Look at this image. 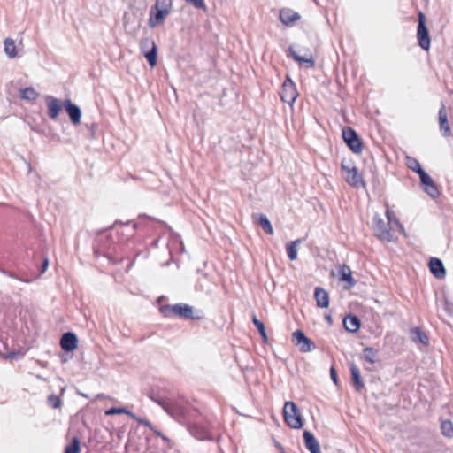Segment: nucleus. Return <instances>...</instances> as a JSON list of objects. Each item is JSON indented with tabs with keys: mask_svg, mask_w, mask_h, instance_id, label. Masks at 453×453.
Returning <instances> with one entry per match:
<instances>
[{
	"mask_svg": "<svg viewBox=\"0 0 453 453\" xmlns=\"http://www.w3.org/2000/svg\"><path fill=\"white\" fill-rule=\"evenodd\" d=\"M418 175L421 184L425 186V192L432 198H436L440 195V192L430 175L425 170L419 173Z\"/></svg>",
	"mask_w": 453,
	"mask_h": 453,
	"instance_id": "obj_10",
	"label": "nucleus"
},
{
	"mask_svg": "<svg viewBox=\"0 0 453 453\" xmlns=\"http://www.w3.org/2000/svg\"><path fill=\"white\" fill-rule=\"evenodd\" d=\"M300 52L303 51V55L298 54L292 46L288 50V57H291L300 65H305L306 67L311 68L315 65V61L312 53L308 49H300Z\"/></svg>",
	"mask_w": 453,
	"mask_h": 453,
	"instance_id": "obj_9",
	"label": "nucleus"
},
{
	"mask_svg": "<svg viewBox=\"0 0 453 453\" xmlns=\"http://www.w3.org/2000/svg\"><path fill=\"white\" fill-rule=\"evenodd\" d=\"M279 96L280 98L281 101H283V92H279Z\"/></svg>",
	"mask_w": 453,
	"mask_h": 453,
	"instance_id": "obj_55",
	"label": "nucleus"
},
{
	"mask_svg": "<svg viewBox=\"0 0 453 453\" xmlns=\"http://www.w3.org/2000/svg\"><path fill=\"white\" fill-rule=\"evenodd\" d=\"M86 127L88 130V137L90 139H94L96 137V133L97 130V124H96V123L86 124Z\"/></svg>",
	"mask_w": 453,
	"mask_h": 453,
	"instance_id": "obj_41",
	"label": "nucleus"
},
{
	"mask_svg": "<svg viewBox=\"0 0 453 453\" xmlns=\"http://www.w3.org/2000/svg\"><path fill=\"white\" fill-rule=\"evenodd\" d=\"M342 170L347 173L346 181L349 185L356 188L365 187V182L363 180L362 174L359 173L358 169L356 166L349 167L342 163Z\"/></svg>",
	"mask_w": 453,
	"mask_h": 453,
	"instance_id": "obj_7",
	"label": "nucleus"
},
{
	"mask_svg": "<svg viewBox=\"0 0 453 453\" xmlns=\"http://www.w3.org/2000/svg\"><path fill=\"white\" fill-rule=\"evenodd\" d=\"M429 269L432 274L439 280L444 279L446 276V269L442 261L437 257H432L429 261Z\"/></svg>",
	"mask_w": 453,
	"mask_h": 453,
	"instance_id": "obj_17",
	"label": "nucleus"
},
{
	"mask_svg": "<svg viewBox=\"0 0 453 453\" xmlns=\"http://www.w3.org/2000/svg\"><path fill=\"white\" fill-rule=\"evenodd\" d=\"M407 165L408 167L412 170L413 172L417 173L418 174L424 171V169L421 167L419 162L413 157H407Z\"/></svg>",
	"mask_w": 453,
	"mask_h": 453,
	"instance_id": "obj_38",
	"label": "nucleus"
},
{
	"mask_svg": "<svg viewBox=\"0 0 453 453\" xmlns=\"http://www.w3.org/2000/svg\"><path fill=\"white\" fill-rule=\"evenodd\" d=\"M330 377L335 385L339 384V379L337 376V372L334 367H331V369H330Z\"/></svg>",
	"mask_w": 453,
	"mask_h": 453,
	"instance_id": "obj_44",
	"label": "nucleus"
},
{
	"mask_svg": "<svg viewBox=\"0 0 453 453\" xmlns=\"http://www.w3.org/2000/svg\"><path fill=\"white\" fill-rule=\"evenodd\" d=\"M273 441H274V445H275V447H276V448H277V449H278L281 453H283V447H282V445L280 444V442H279V441H275L274 439H273Z\"/></svg>",
	"mask_w": 453,
	"mask_h": 453,
	"instance_id": "obj_47",
	"label": "nucleus"
},
{
	"mask_svg": "<svg viewBox=\"0 0 453 453\" xmlns=\"http://www.w3.org/2000/svg\"><path fill=\"white\" fill-rule=\"evenodd\" d=\"M301 242L302 239H296L286 245L287 255L291 261H294L297 258V251Z\"/></svg>",
	"mask_w": 453,
	"mask_h": 453,
	"instance_id": "obj_26",
	"label": "nucleus"
},
{
	"mask_svg": "<svg viewBox=\"0 0 453 453\" xmlns=\"http://www.w3.org/2000/svg\"><path fill=\"white\" fill-rule=\"evenodd\" d=\"M410 336L414 342H420L426 346L429 344L427 334L419 326L411 328Z\"/></svg>",
	"mask_w": 453,
	"mask_h": 453,
	"instance_id": "obj_22",
	"label": "nucleus"
},
{
	"mask_svg": "<svg viewBox=\"0 0 453 453\" xmlns=\"http://www.w3.org/2000/svg\"><path fill=\"white\" fill-rule=\"evenodd\" d=\"M386 217L388 219V223L389 224L390 222H393L394 224H395L398 228L400 229V231L402 233H404V227L401 224V222L399 221V219L396 218V216L395 215L394 211H390V210H387L386 211Z\"/></svg>",
	"mask_w": 453,
	"mask_h": 453,
	"instance_id": "obj_37",
	"label": "nucleus"
},
{
	"mask_svg": "<svg viewBox=\"0 0 453 453\" xmlns=\"http://www.w3.org/2000/svg\"><path fill=\"white\" fill-rule=\"evenodd\" d=\"M150 43V40L149 39H146L145 41H142V46H144V45H147Z\"/></svg>",
	"mask_w": 453,
	"mask_h": 453,
	"instance_id": "obj_53",
	"label": "nucleus"
},
{
	"mask_svg": "<svg viewBox=\"0 0 453 453\" xmlns=\"http://www.w3.org/2000/svg\"><path fill=\"white\" fill-rule=\"evenodd\" d=\"M342 138L349 150L355 154H360L363 150L362 142L357 133L350 127L342 128Z\"/></svg>",
	"mask_w": 453,
	"mask_h": 453,
	"instance_id": "obj_5",
	"label": "nucleus"
},
{
	"mask_svg": "<svg viewBox=\"0 0 453 453\" xmlns=\"http://www.w3.org/2000/svg\"><path fill=\"white\" fill-rule=\"evenodd\" d=\"M160 311L165 317H170L173 315L193 320H201L203 319V314L201 311L195 312L194 308L191 305L186 303L163 305L160 308Z\"/></svg>",
	"mask_w": 453,
	"mask_h": 453,
	"instance_id": "obj_1",
	"label": "nucleus"
},
{
	"mask_svg": "<svg viewBox=\"0 0 453 453\" xmlns=\"http://www.w3.org/2000/svg\"><path fill=\"white\" fill-rule=\"evenodd\" d=\"M22 356H23V354L21 352H14V351L9 352L7 354V357L12 358V359H19Z\"/></svg>",
	"mask_w": 453,
	"mask_h": 453,
	"instance_id": "obj_45",
	"label": "nucleus"
},
{
	"mask_svg": "<svg viewBox=\"0 0 453 453\" xmlns=\"http://www.w3.org/2000/svg\"><path fill=\"white\" fill-rule=\"evenodd\" d=\"M160 438H162V440H163V441H166V442H169V441H170L169 438H168V437H166V436H165V435H164V434H162Z\"/></svg>",
	"mask_w": 453,
	"mask_h": 453,
	"instance_id": "obj_52",
	"label": "nucleus"
},
{
	"mask_svg": "<svg viewBox=\"0 0 453 453\" xmlns=\"http://www.w3.org/2000/svg\"><path fill=\"white\" fill-rule=\"evenodd\" d=\"M4 52L10 58H13L17 57L16 45L12 39L6 38L4 40Z\"/></svg>",
	"mask_w": 453,
	"mask_h": 453,
	"instance_id": "obj_29",
	"label": "nucleus"
},
{
	"mask_svg": "<svg viewBox=\"0 0 453 453\" xmlns=\"http://www.w3.org/2000/svg\"><path fill=\"white\" fill-rule=\"evenodd\" d=\"M303 437L305 447L311 453H321L319 443L312 433L310 431H304Z\"/></svg>",
	"mask_w": 453,
	"mask_h": 453,
	"instance_id": "obj_19",
	"label": "nucleus"
},
{
	"mask_svg": "<svg viewBox=\"0 0 453 453\" xmlns=\"http://www.w3.org/2000/svg\"><path fill=\"white\" fill-rule=\"evenodd\" d=\"M441 430L444 436L451 438L453 436V423L450 420H443L441 424Z\"/></svg>",
	"mask_w": 453,
	"mask_h": 453,
	"instance_id": "obj_34",
	"label": "nucleus"
},
{
	"mask_svg": "<svg viewBox=\"0 0 453 453\" xmlns=\"http://www.w3.org/2000/svg\"><path fill=\"white\" fill-rule=\"evenodd\" d=\"M417 39L418 43L422 50L427 51L430 49L431 39L429 35V31L426 25L425 15L422 12H419L418 14Z\"/></svg>",
	"mask_w": 453,
	"mask_h": 453,
	"instance_id": "obj_6",
	"label": "nucleus"
},
{
	"mask_svg": "<svg viewBox=\"0 0 453 453\" xmlns=\"http://www.w3.org/2000/svg\"><path fill=\"white\" fill-rule=\"evenodd\" d=\"M326 319L329 322V324H332V318L330 315H326Z\"/></svg>",
	"mask_w": 453,
	"mask_h": 453,
	"instance_id": "obj_54",
	"label": "nucleus"
},
{
	"mask_svg": "<svg viewBox=\"0 0 453 453\" xmlns=\"http://www.w3.org/2000/svg\"><path fill=\"white\" fill-rule=\"evenodd\" d=\"M285 424L295 429L303 426V419L297 405L290 401L285 402Z\"/></svg>",
	"mask_w": 453,
	"mask_h": 453,
	"instance_id": "obj_3",
	"label": "nucleus"
},
{
	"mask_svg": "<svg viewBox=\"0 0 453 453\" xmlns=\"http://www.w3.org/2000/svg\"><path fill=\"white\" fill-rule=\"evenodd\" d=\"M104 233H102V234L98 236V238H97V242H98V243H99V242H102V240H103V238L104 237Z\"/></svg>",
	"mask_w": 453,
	"mask_h": 453,
	"instance_id": "obj_50",
	"label": "nucleus"
},
{
	"mask_svg": "<svg viewBox=\"0 0 453 453\" xmlns=\"http://www.w3.org/2000/svg\"><path fill=\"white\" fill-rule=\"evenodd\" d=\"M114 414H127L130 418H134V414L133 412L129 411L128 410H127L126 408L112 407V408L108 409L105 411V415H107V416H111Z\"/></svg>",
	"mask_w": 453,
	"mask_h": 453,
	"instance_id": "obj_35",
	"label": "nucleus"
},
{
	"mask_svg": "<svg viewBox=\"0 0 453 453\" xmlns=\"http://www.w3.org/2000/svg\"><path fill=\"white\" fill-rule=\"evenodd\" d=\"M372 230L374 235L380 241L392 242L393 234L388 223H386L379 214H375L372 219Z\"/></svg>",
	"mask_w": 453,
	"mask_h": 453,
	"instance_id": "obj_4",
	"label": "nucleus"
},
{
	"mask_svg": "<svg viewBox=\"0 0 453 453\" xmlns=\"http://www.w3.org/2000/svg\"><path fill=\"white\" fill-rule=\"evenodd\" d=\"M438 120L440 131L444 137H449L451 135V129L449 125L448 114L446 111L445 104L441 102V108L438 112Z\"/></svg>",
	"mask_w": 453,
	"mask_h": 453,
	"instance_id": "obj_15",
	"label": "nucleus"
},
{
	"mask_svg": "<svg viewBox=\"0 0 453 453\" xmlns=\"http://www.w3.org/2000/svg\"><path fill=\"white\" fill-rule=\"evenodd\" d=\"M95 254H96V256H98V255H99V250H98V249H95Z\"/></svg>",
	"mask_w": 453,
	"mask_h": 453,
	"instance_id": "obj_56",
	"label": "nucleus"
},
{
	"mask_svg": "<svg viewBox=\"0 0 453 453\" xmlns=\"http://www.w3.org/2000/svg\"><path fill=\"white\" fill-rule=\"evenodd\" d=\"M301 19L302 16L299 12L285 8V27H295Z\"/></svg>",
	"mask_w": 453,
	"mask_h": 453,
	"instance_id": "obj_24",
	"label": "nucleus"
},
{
	"mask_svg": "<svg viewBox=\"0 0 453 453\" xmlns=\"http://www.w3.org/2000/svg\"><path fill=\"white\" fill-rule=\"evenodd\" d=\"M340 280L348 282L349 288L355 286L357 281L352 277L351 269L349 266L343 265L339 271Z\"/></svg>",
	"mask_w": 453,
	"mask_h": 453,
	"instance_id": "obj_25",
	"label": "nucleus"
},
{
	"mask_svg": "<svg viewBox=\"0 0 453 453\" xmlns=\"http://www.w3.org/2000/svg\"><path fill=\"white\" fill-rule=\"evenodd\" d=\"M157 436L161 437V435L163 434L160 431H158L157 429H156L154 427V430H152Z\"/></svg>",
	"mask_w": 453,
	"mask_h": 453,
	"instance_id": "obj_51",
	"label": "nucleus"
},
{
	"mask_svg": "<svg viewBox=\"0 0 453 453\" xmlns=\"http://www.w3.org/2000/svg\"><path fill=\"white\" fill-rule=\"evenodd\" d=\"M124 225H125V226H129L130 222H129V221H127V223H125Z\"/></svg>",
	"mask_w": 453,
	"mask_h": 453,
	"instance_id": "obj_57",
	"label": "nucleus"
},
{
	"mask_svg": "<svg viewBox=\"0 0 453 453\" xmlns=\"http://www.w3.org/2000/svg\"><path fill=\"white\" fill-rule=\"evenodd\" d=\"M47 403L49 406L57 409L61 406V399L56 395H50L47 398Z\"/></svg>",
	"mask_w": 453,
	"mask_h": 453,
	"instance_id": "obj_39",
	"label": "nucleus"
},
{
	"mask_svg": "<svg viewBox=\"0 0 453 453\" xmlns=\"http://www.w3.org/2000/svg\"><path fill=\"white\" fill-rule=\"evenodd\" d=\"M78 345V338L74 333H65L60 339V346L63 350L70 352L74 350Z\"/></svg>",
	"mask_w": 453,
	"mask_h": 453,
	"instance_id": "obj_16",
	"label": "nucleus"
},
{
	"mask_svg": "<svg viewBox=\"0 0 453 453\" xmlns=\"http://www.w3.org/2000/svg\"><path fill=\"white\" fill-rule=\"evenodd\" d=\"M63 105L70 118L71 122L76 126L81 123V108L73 104L70 99H65L63 102Z\"/></svg>",
	"mask_w": 453,
	"mask_h": 453,
	"instance_id": "obj_13",
	"label": "nucleus"
},
{
	"mask_svg": "<svg viewBox=\"0 0 453 453\" xmlns=\"http://www.w3.org/2000/svg\"><path fill=\"white\" fill-rule=\"evenodd\" d=\"M314 298L317 306L319 308H327L329 306V294L321 287H316L314 289Z\"/></svg>",
	"mask_w": 453,
	"mask_h": 453,
	"instance_id": "obj_21",
	"label": "nucleus"
},
{
	"mask_svg": "<svg viewBox=\"0 0 453 453\" xmlns=\"http://www.w3.org/2000/svg\"><path fill=\"white\" fill-rule=\"evenodd\" d=\"M48 266H49V259L44 258L42 261V267H41V274H43L46 272Z\"/></svg>",
	"mask_w": 453,
	"mask_h": 453,
	"instance_id": "obj_46",
	"label": "nucleus"
},
{
	"mask_svg": "<svg viewBox=\"0 0 453 453\" xmlns=\"http://www.w3.org/2000/svg\"><path fill=\"white\" fill-rule=\"evenodd\" d=\"M185 1L196 9L206 11V5H205L203 0H185Z\"/></svg>",
	"mask_w": 453,
	"mask_h": 453,
	"instance_id": "obj_40",
	"label": "nucleus"
},
{
	"mask_svg": "<svg viewBox=\"0 0 453 453\" xmlns=\"http://www.w3.org/2000/svg\"><path fill=\"white\" fill-rule=\"evenodd\" d=\"M364 359L370 364H374L376 362L375 356L377 355V350L372 347H366L364 349Z\"/></svg>",
	"mask_w": 453,
	"mask_h": 453,
	"instance_id": "obj_36",
	"label": "nucleus"
},
{
	"mask_svg": "<svg viewBox=\"0 0 453 453\" xmlns=\"http://www.w3.org/2000/svg\"><path fill=\"white\" fill-rule=\"evenodd\" d=\"M149 397L161 406L165 412H167L172 417H180L184 416L186 412V408L177 403L170 399L164 398L159 395L156 390H152L150 394Z\"/></svg>",
	"mask_w": 453,
	"mask_h": 453,
	"instance_id": "obj_2",
	"label": "nucleus"
},
{
	"mask_svg": "<svg viewBox=\"0 0 453 453\" xmlns=\"http://www.w3.org/2000/svg\"><path fill=\"white\" fill-rule=\"evenodd\" d=\"M135 229H136V223H132V226H131V229H130V231H129L128 234H129V235L134 234V233Z\"/></svg>",
	"mask_w": 453,
	"mask_h": 453,
	"instance_id": "obj_48",
	"label": "nucleus"
},
{
	"mask_svg": "<svg viewBox=\"0 0 453 453\" xmlns=\"http://www.w3.org/2000/svg\"><path fill=\"white\" fill-rule=\"evenodd\" d=\"M152 48L150 50L145 52L144 57L146 58L149 65L151 67H154L157 65V48L154 42H151Z\"/></svg>",
	"mask_w": 453,
	"mask_h": 453,
	"instance_id": "obj_30",
	"label": "nucleus"
},
{
	"mask_svg": "<svg viewBox=\"0 0 453 453\" xmlns=\"http://www.w3.org/2000/svg\"><path fill=\"white\" fill-rule=\"evenodd\" d=\"M1 273L5 274V275H7V276H9V277H11V278L17 279V280H19L20 281H23V282H27V283L31 282L30 280H23L21 278H19L15 273H11V272H7V271L3 270V269L1 270Z\"/></svg>",
	"mask_w": 453,
	"mask_h": 453,
	"instance_id": "obj_43",
	"label": "nucleus"
},
{
	"mask_svg": "<svg viewBox=\"0 0 453 453\" xmlns=\"http://www.w3.org/2000/svg\"><path fill=\"white\" fill-rule=\"evenodd\" d=\"M188 429L189 433L197 440H213V436L211 435L210 430L203 425H199L197 423L189 424L188 426Z\"/></svg>",
	"mask_w": 453,
	"mask_h": 453,
	"instance_id": "obj_12",
	"label": "nucleus"
},
{
	"mask_svg": "<svg viewBox=\"0 0 453 453\" xmlns=\"http://www.w3.org/2000/svg\"><path fill=\"white\" fill-rule=\"evenodd\" d=\"M292 342L301 352H309L316 348L315 343L301 329H297L293 333Z\"/></svg>",
	"mask_w": 453,
	"mask_h": 453,
	"instance_id": "obj_8",
	"label": "nucleus"
},
{
	"mask_svg": "<svg viewBox=\"0 0 453 453\" xmlns=\"http://www.w3.org/2000/svg\"><path fill=\"white\" fill-rule=\"evenodd\" d=\"M343 326L347 331L355 333L361 326L360 319L357 316L349 314L343 319Z\"/></svg>",
	"mask_w": 453,
	"mask_h": 453,
	"instance_id": "obj_23",
	"label": "nucleus"
},
{
	"mask_svg": "<svg viewBox=\"0 0 453 453\" xmlns=\"http://www.w3.org/2000/svg\"><path fill=\"white\" fill-rule=\"evenodd\" d=\"M283 18H284V15H283V9L280 10L279 11V19L280 22L283 23Z\"/></svg>",
	"mask_w": 453,
	"mask_h": 453,
	"instance_id": "obj_49",
	"label": "nucleus"
},
{
	"mask_svg": "<svg viewBox=\"0 0 453 453\" xmlns=\"http://www.w3.org/2000/svg\"><path fill=\"white\" fill-rule=\"evenodd\" d=\"M253 219H257L258 224L262 226V228L266 234H273V230L271 222L265 214H254Z\"/></svg>",
	"mask_w": 453,
	"mask_h": 453,
	"instance_id": "obj_28",
	"label": "nucleus"
},
{
	"mask_svg": "<svg viewBox=\"0 0 453 453\" xmlns=\"http://www.w3.org/2000/svg\"><path fill=\"white\" fill-rule=\"evenodd\" d=\"M19 97L28 102H35L39 97V93L33 87H27L20 90Z\"/></svg>",
	"mask_w": 453,
	"mask_h": 453,
	"instance_id": "obj_27",
	"label": "nucleus"
},
{
	"mask_svg": "<svg viewBox=\"0 0 453 453\" xmlns=\"http://www.w3.org/2000/svg\"><path fill=\"white\" fill-rule=\"evenodd\" d=\"M173 7V1L172 0H156L154 5L151 6L153 8V11L155 9L164 10L171 12Z\"/></svg>",
	"mask_w": 453,
	"mask_h": 453,
	"instance_id": "obj_32",
	"label": "nucleus"
},
{
	"mask_svg": "<svg viewBox=\"0 0 453 453\" xmlns=\"http://www.w3.org/2000/svg\"><path fill=\"white\" fill-rule=\"evenodd\" d=\"M45 103L48 109V116L50 119H57L64 106L61 101L53 96H46Z\"/></svg>",
	"mask_w": 453,
	"mask_h": 453,
	"instance_id": "obj_11",
	"label": "nucleus"
},
{
	"mask_svg": "<svg viewBox=\"0 0 453 453\" xmlns=\"http://www.w3.org/2000/svg\"><path fill=\"white\" fill-rule=\"evenodd\" d=\"M80 451H81L80 439L77 436H74L72 439L71 443L66 446V448L65 449V453H80Z\"/></svg>",
	"mask_w": 453,
	"mask_h": 453,
	"instance_id": "obj_33",
	"label": "nucleus"
},
{
	"mask_svg": "<svg viewBox=\"0 0 453 453\" xmlns=\"http://www.w3.org/2000/svg\"><path fill=\"white\" fill-rule=\"evenodd\" d=\"M132 418L136 420L138 423L142 424V425L148 426L150 429L154 430V426H152V424L149 420L142 418H138L135 415H134V418Z\"/></svg>",
	"mask_w": 453,
	"mask_h": 453,
	"instance_id": "obj_42",
	"label": "nucleus"
},
{
	"mask_svg": "<svg viewBox=\"0 0 453 453\" xmlns=\"http://www.w3.org/2000/svg\"><path fill=\"white\" fill-rule=\"evenodd\" d=\"M170 14V12L150 8V19L148 21L149 27L154 28L157 26L163 25L166 17Z\"/></svg>",
	"mask_w": 453,
	"mask_h": 453,
	"instance_id": "obj_14",
	"label": "nucleus"
},
{
	"mask_svg": "<svg viewBox=\"0 0 453 453\" xmlns=\"http://www.w3.org/2000/svg\"><path fill=\"white\" fill-rule=\"evenodd\" d=\"M252 322L258 330L264 342H266L268 341V337L266 334L265 326L264 323L257 318L255 313L252 314Z\"/></svg>",
	"mask_w": 453,
	"mask_h": 453,
	"instance_id": "obj_31",
	"label": "nucleus"
},
{
	"mask_svg": "<svg viewBox=\"0 0 453 453\" xmlns=\"http://www.w3.org/2000/svg\"><path fill=\"white\" fill-rule=\"evenodd\" d=\"M349 370L351 374V384L357 392H360L365 388V383L362 380L360 370L353 362L349 363Z\"/></svg>",
	"mask_w": 453,
	"mask_h": 453,
	"instance_id": "obj_18",
	"label": "nucleus"
},
{
	"mask_svg": "<svg viewBox=\"0 0 453 453\" xmlns=\"http://www.w3.org/2000/svg\"><path fill=\"white\" fill-rule=\"evenodd\" d=\"M285 97L287 96H289V99L285 98V103H288L290 106H292L293 103L296 101V97L298 96V92L296 91L295 88V84L292 81V80L288 77H285Z\"/></svg>",
	"mask_w": 453,
	"mask_h": 453,
	"instance_id": "obj_20",
	"label": "nucleus"
}]
</instances>
